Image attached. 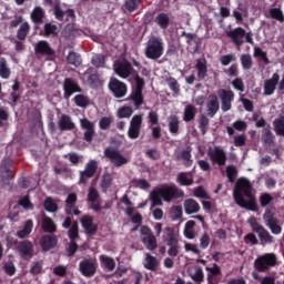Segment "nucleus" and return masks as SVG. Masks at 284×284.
Instances as JSON below:
<instances>
[{"mask_svg": "<svg viewBox=\"0 0 284 284\" xmlns=\"http://www.w3.org/2000/svg\"><path fill=\"white\" fill-rule=\"evenodd\" d=\"M234 201L240 207L256 212L258 204H256V196L252 193V183L247 179H240L233 191Z\"/></svg>", "mask_w": 284, "mask_h": 284, "instance_id": "nucleus-1", "label": "nucleus"}, {"mask_svg": "<svg viewBox=\"0 0 284 284\" xmlns=\"http://www.w3.org/2000/svg\"><path fill=\"white\" fill-rule=\"evenodd\" d=\"M10 113H8V110L2 109L0 110V128H8L10 125Z\"/></svg>", "mask_w": 284, "mask_h": 284, "instance_id": "nucleus-50", "label": "nucleus"}, {"mask_svg": "<svg viewBox=\"0 0 284 284\" xmlns=\"http://www.w3.org/2000/svg\"><path fill=\"white\" fill-rule=\"evenodd\" d=\"M81 224L82 227H84L85 231L89 232V234H92V232H95L97 230V224L93 222L92 216L90 215H84L81 219Z\"/></svg>", "mask_w": 284, "mask_h": 284, "instance_id": "nucleus-31", "label": "nucleus"}, {"mask_svg": "<svg viewBox=\"0 0 284 284\" xmlns=\"http://www.w3.org/2000/svg\"><path fill=\"white\" fill-rule=\"evenodd\" d=\"M79 267L83 276H94L97 272V260L84 258L80 262Z\"/></svg>", "mask_w": 284, "mask_h": 284, "instance_id": "nucleus-13", "label": "nucleus"}, {"mask_svg": "<svg viewBox=\"0 0 284 284\" xmlns=\"http://www.w3.org/2000/svg\"><path fill=\"white\" fill-rule=\"evenodd\" d=\"M219 98L214 94L209 95L206 100V112L209 116H214L219 112Z\"/></svg>", "mask_w": 284, "mask_h": 284, "instance_id": "nucleus-22", "label": "nucleus"}, {"mask_svg": "<svg viewBox=\"0 0 284 284\" xmlns=\"http://www.w3.org/2000/svg\"><path fill=\"white\" fill-rule=\"evenodd\" d=\"M263 221L266 227L271 230L272 234L278 235L281 232H283L281 224H278V221L276 217H274V214L270 210H266L263 214Z\"/></svg>", "mask_w": 284, "mask_h": 284, "instance_id": "nucleus-10", "label": "nucleus"}, {"mask_svg": "<svg viewBox=\"0 0 284 284\" xmlns=\"http://www.w3.org/2000/svg\"><path fill=\"white\" fill-rule=\"evenodd\" d=\"M16 252L24 261H30L34 256V245L30 241H22L17 245Z\"/></svg>", "mask_w": 284, "mask_h": 284, "instance_id": "nucleus-9", "label": "nucleus"}, {"mask_svg": "<svg viewBox=\"0 0 284 284\" xmlns=\"http://www.w3.org/2000/svg\"><path fill=\"white\" fill-rule=\"evenodd\" d=\"M227 37H230L232 39V41L235 43V45H243L245 30H243V28H236L233 31H229Z\"/></svg>", "mask_w": 284, "mask_h": 284, "instance_id": "nucleus-26", "label": "nucleus"}, {"mask_svg": "<svg viewBox=\"0 0 284 284\" xmlns=\"http://www.w3.org/2000/svg\"><path fill=\"white\" fill-rule=\"evenodd\" d=\"M30 32V23L23 22L17 32V37L20 41H26V38L28 37V33Z\"/></svg>", "mask_w": 284, "mask_h": 284, "instance_id": "nucleus-40", "label": "nucleus"}, {"mask_svg": "<svg viewBox=\"0 0 284 284\" xmlns=\"http://www.w3.org/2000/svg\"><path fill=\"white\" fill-rule=\"evenodd\" d=\"M104 156L113 163L115 168H121L122 165L128 164V158L121 154V151L114 148H106L104 150Z\"/></svg>", "mask_w": 284, "mask_h": 284, "instance_id": "nucleus-7", "label": "nucleus"}, {"mask_svg": "<svg viewBox=\"0 0 284 284\" xmlns=\"http://www.w3.org/2000/svg\"><path fill=\"white\" fill-rule=\"evenodd\" d=\"M44 16L45 12H43V9L41 7H36L31 12V20L33 21V23H41Z\"/></svg>", "mask_w": 284, "mask_h": 284, "instance_id": "nucleus-38", "label": "nucleus"}, {"mask_svg": "<svg viewBox=\"0 0 284 284\" xmlns=\"http://www.w3.org/2000/svg\"><path fill=\"white\" fill-rule=\"evenodd\" d=\"M241 63H242V68H244V70H250L253 65L252 55L242 54L241 55Z\"/></svg>", "mask_w": 284, "mask_h": 284, "instance_id": "nucleus-55", "label": "nucleus"}, {"mask_svg": "<svg viewBox=\"0 0 284 284\" xmlns=\"http://www.w3.org/2000/svg\"><path fill=\"white\" fill-rule=\"evenodd\" d=\"M176 182L180 185H192L194 178L190 173H180L176 178Z\"/></svg>", "mask_w": 284, "mask_h": 284, "instance_id": "nucleus-37", "label": "nucleus"}, {"mask_svg": "<svg viewBox=\"0 0 284 284\" xmlns=\"http://www.w3.org/2000/svg\"><path fill=\"white\" fill-rule=\"evenodd\" d=\"M132 114H134L132 106H121L116 112L119 119H130Z\"/></svg>", "mask_w": 284, "mask_h": 284, "instance_id": "nucleus-41", "label": "nucleus"}, {"mask_svg": "<svg viewBox=\"0 0 284 284\" xmlns=\"http://www.w3.org/2000/svg\"><path fill=\"white\" fill-rule=\"evenodd\" d=\"M57 243H59V240L54 235L43 236L40 241V245L44 252H50V250L57 247Z\"/></svg>", "mask_w": 284, "mask_h": 284, "instance_id": "nucleus-24", "label": "nucleus"}, {"mask_svg": "<svg viewBox=\"0 0 284 284\" xmlns=\"http://www.w3.org/2000/svg\"><path fill=\"white\" fill-rule=\"evenodd\" d=\"M194 116H196V109L193 105H186L183 120L190 122L193 121Z\"/></svg>", "mask_w": 284, "mask_h": 284, "instance_id": "nucleus-45", "label": "nucleus"}, {"mask_svg": "<svg viewBox=\"0 0 284 284\" xmlns=\"http://www.w3.org/2000/svg\"><path fill=\"white\" fill-rule=\"evenodd\" d=\"M226 175L230 181V183H234V179L239 175V172L236 171V166H227L226 168Z\"/></svg>", "mask_w": 284, "mask_h": 284, "instance_id": "nucleus-58", "label": "nucleus"}, {"mask_svg": "<svg viewBox=\"0 0 284 284\" xmlns=\"http://www.w3.org/2000/svg\"><path fill=\"white\" fill-rule=\"evenodd\" d=\"M19 205H21V207H23L24 210H34V205L32 204V202H30L29 196L22 197L19 201Z\"/></svg>", "mask_w": 284, "mask_h": 284, "instance_id": "nucleus-62", "label": "nucleus"}, {"mask_svg": "<svg viewBox=\"0 0 284 284\" xmlns=\"http://www.w3.org/2000/svg\"><path fill=\"white\" fill-rule=\"evenodd\" d=\"M113 70L120 79H128V77H132V74H136L134 71V68H132V64L128 62L126 60L124 61H118L113 64Z\"/></svg>", "mask_w": 284, "mask_h": 284, "instance_id": "nucleus-8", "label": "nucleus"}, {"mask_svg": "<svg viewBox=\"0 0 284 284\" xmlns=\"http://www.w3.org/2000/svg\"><path fill=\"white\" fill-rule=\"evenodd\" d=\"M268 13H270L272 19H276V21H280L281 23H283L284 14H283V11L281 9H278V8L270 9Z\"/></svg>", "mask_w": 284, "mask_h": 284, "instance_id": "nucleus-53", "label": "nucleus"}, {"mask_svg": "<svg viewBox=\"0 0 284 284\" xmlns=\"http://www.w3.org/2000/svg\"><path fill=\"white\" fill-rule=\"evenodd\" d=\"M253 57H255V59H258L260 61H263V63L265 64L270 63L267 52L263 51V49H261L260 47H254Z\"/></svg>", "mask_w": 284, "mask_h": 284, "instance_id": "nucleus-42", "label": "nucleus"}, {"mask_svg": "<svg viewBox=\"0 0 284 284\" xmlns=\"http://www.w3.org/2000/svg\"><path fill=\"white\" fill-rule=\"evenodd\" d=\"M209 156L212 163H216V165H225V161H227L225 151L220 146H215L214 149L210 150Z\"/></svg>", "mask_w": 284, "mask_h": 284, "instance_id": "nucleus-18", "label": "nucleus"}, {"mask_svg": "<svg viewBox=\"0 0 284 284\" xmlns=\"http://www.w3.org/2000/svg\"><path fill=\"white\" fill-rule=\"evenodd\" d=\"M262 141L266 148H272L274 144V134H272L270 129H263Z\"/></svg>", "mask_w": 284, "mask_h": 284, "instance_id": "nucleus-39", "label": "nucleus"}, {"mask_svg": "<svg viewBox=\"0 0 284 284\" xmlns=\"http://www.w3.org/2000/svg\"><path fill=\"white\" fill-rule=\"evenodd\" d=\"M100 263L104 270H108V272H112L114 267H116V262H114V258L108 255H100Z\"/></svg>", "mask_w": 284, "mask_h": 284, "instance_id": "nucleus-33", "label": "nucleus"}, {"mask_svg": "<svg viewBox=\"0 0 284 284\" xmlns=\"http://www.w3.org/2000/svg\"><path fill=\"white\" fill-rule=\"evenodd\" d=\"M105 63V58L101 54H95L92 58V64L95 65V68H103Z\"/></svg>", "mask_w": 284, "mask_h": 284, "instance_id": "nucleus-61", "label": "nucleus"}, {"mask_svg": "<svg viewBox=\"0 0 284 284\" xmlns=\"http://www.w3.org/2000/svg\"><path fill=\"white\" fill-rule=\"evenodd\" d=\"M194 196H196V199H210V194L207 191H205V189H203V186H199L194 190Z\"/></svg>", "mask_w": 284, "mask_h": 284, "instance_id": "nucleus-59", "label": "nucleus"}, {"mask_svg": "<svg viewBox=\"0 0 284 284\" xmlns=\"http://www.w3.org/2000/svg\"><path fill=\"white\" fill-rule=\"evenodd\" d=\"M274 197H272L268 193H263L260 196V203L262 207H266V205H270Z\"/></svg>", "mask_w": 284, "mask_h": 284, "instance_id": "nucleus-60", "label": "nucleus"}, {"mask_svg": "<svg viewBox=\"0 0 284 284\" xmlns=\"http://www.w3.org/2000/svg\"><path fill=\"white\" fill-rule=\"evenodd\" d=\"M168 123H169V132L171 134H179V116L176 115H170L168 118Z\"/></svg>", "mask_w": 284, "mask_h": 284, "instance_id": "nucleus-35", "label": "nucleus"}, {"mask_svg": "<svg viewBox=\"0 0 284 284\" xmlns=\"http://www.w3.org/2000/svg\"><path fill=\"white\" fill-rule=\"evenodd\" d=\"M80 128L84 130V141H92L94 138V122L88 118L80 119Z\"/></svg>", "mask_w": 284, "mask_h": 284, "instance_id": "nucleus-19", "label": "nucleus"}, {"mask_svg": "<svg viewBox=\"0 0 284 284\" xmlns=\"http://www.w3.org/2000/svg\"><path fill=\"white\" fill-rule=\"evenodd\" d=\"M135 83L136 88L131 94V99L133 100L135 108H139L140 105H143V85H145V82H143V79L136 75Z\"/></svg>", "mask_w": 284, "mask_h": 284, "instance_id": "nucleus-15", "label": "nucleus"}, {"mask_svg": "<svg viewBox=\"0 0 284 284\" xmlns=\"http://www.w3.org/2000/svg\"><path fill=\"white\" fill-rule=\"evenodd\" d=\"M189 274L191 278H193V281H196L197 283H201V281H203L204 278L203 270H201V267L199 266H194L193 270H190Z\"/></svg>", "mask_w": 284, "mask_h": 284, "instance_id": "nucleus-43", "label": "nucleus"}, {"mask_svg": "<svg viewBox=\"0 0 284 284\" xmlns=\"http://www.w3.org/2000/svg\"><path fill=\"white\" fill-rule=\"evenodd\" d=\"M74 203H77V194L71 193L67 197L65 212L67 214H74V216H79V214H81V211L74 207Z\"/></svg>", "mask_w": 284, "mask_h": 284, "instance_id": "nucleus-25", "label": "nucleus"}, {"mask_svg": "<svg viewBox=\"0 0 284 284\" xmlns=\"http://www.w3.org/2000/svg\"><path fill=\"white\" fill-rule=\"evenodd\" d=\"M276 265V255L273 253H266L258 256L254 261V267L257 272H267L271 267Z\"/></svg>", "mask_w": 284, "mask_h": 284, "instance_id": "nucleus-5", "label": "nucleus"}, {"mask_svg": "<svg viewBox=\"0 0 284 284\" xmlns=\"http://www.w3.org/2000/svg\"><path fill=\"white\" fill-rule=\"evenodd\" d=\"M196 226V222L190 220L185 223L183 234L185 239L189 241H194L196 239V234L194 233V227Z\"/></svg>", "mask_w": 284, "mask_h": 284, "instance_id": "nucleus-28", "label": "nucleus"}, {"mask_svg": "<svg viewBox=\"0 0 284 284\" xmlns=\"http://www.w3.org/2000/svg\"><path fill=\"white\" fill-rule=\"evenodd\" d=\"M54 16L58 21H69L72 22L74 21V10L68 9L63 11L59 4L54 6Z\"/></svg>", "mask_w": 284, "mask_h": 284, "instance_id": "nucleus-20", "label": "nucleus"}, {"mask_svg": "<svg viewBox=\"0 0 284 284\" xmlns=\"http://www.w3.org/2000/svg\"><path fill=\"white\" fill-rule=\"evenodd\" d=\"M109 89L114 94V97H116V99H123V97L128 94V87L116 78L110 79Z\"/></svg>", "mask_w": 284, "mask_h": 284, "instance_id": "nucleus-12", "label": "nucleus"}, {"mask_svg": "<svg viewBox=\"0 0 284 284\" xmlns=\"http://www.w3.org/2000/svg\"><path fill=\"white\" fill-rule=\"evenodd\" d=\"M32 227H34V223L32 222V220H28L24 223L23 229L16 233V236H18V239H26V236H30V234L32 233Z\"/></svg>", "mask_w": 284, "mask_h": 284, "instance_id": "nucleus-32", "label": "nucleus"}, {"mask_svg": "<svg viewBox=\"0 0 284 284\" xmlns=\"http://www.w3.org/2000/svg\"><path fill=\"white\" fill-rule=\"evenodd\" d=\"M163 52H164L163 40L159 38H151L145 49V57L148 59H152L153 61H156V59H161L163 57Z\"/></svg>", "mask_w": 284, "mask_h": 284, "instance_id": "nucleus-3", "label": "nucleus"}, {"mask_svg": "<svg viewBox=\"0 0 284 284\" xmlns=\"http://www.w3.org/2000/svg\"><path fill=\"white\" fill-rule=\"evenodd\" d=\"M67 61L71 65H75V68H78V65H81V55L77 52H70L67 57Z\"/></svg>", "mask_w": 284, "mask_h": 284, "instance_id": "nucleus-48", "label": "nucleus"}, {"mask_svg": "<svg viewBox=\"0 0 284 284\" xmlns=\"http://www.w3.org/2000/svg\"><path fill=\"white\" fill-rule=\"evenodd\" d=\"M179 196H183V191L179 190L175 185L164 184L151 191L149 199L152 201L151 207H156V205H163V201L172 203Z\"/></svg>", "mask_w": 284, "mask_h": 284, "instance_id": "nucleus-2", "label": "nucleus"}, {"mask_svg": "<svg viewBox=\"0 0 284 284\" xmlns=\"http://www.w3.org/2000/svg\"><path fill=\"white\" fill-rule=\"evenodd\" d=\"M74 101L78 108H88L90 105V98L83 94L75 95Z\"/></svg>", "mask_w": 284, "mask_h": 284, "instance_id": "nucleus-44", "label": "nucleus"}, {"mask_svg": "<svg viewBox=\"0 0 284 284\" xmlns=\"http://www.w3.org/2000/svg\"><path fill=\"white\" fill-rule=\"evenodd\" d=\"M274 128L280 136H284V115L274 121Z\"/></svg>", "mask_w": 284, "mask_h": 284, "instance_id": "nucleus-52", "label": "nucleus"}, {"mask_svg": "<svg viewBox=\"0 0 284 284\" xmlns=\"http://www.w3.org/2000/svg\"><path fill=\"white\" fill-rule=\"evenodd\" d=\"M63 90H64L65 99H69L74 94V92H81V87H79V84L73 80L65 79L63 84Z\"/></svg>", "mask_w": 284, "mask_h": 284, "instance_id": "nucleus-21", "label": "nucleus"}, {"mask_svg": "<svg viewBox=\"0 0 284 284\" xmlns=\"http://www.w3.org/2000/svg\"><path fill=\"white\" fill-rule=\"evenodd\" d=\"M34 52H37V54H48V55L53 54V51H52V48H50V44L43 40L36 43Z\"/></svg>", "mask_w": 284, "mask_h": 284, "instance_id": "nucleus-29", "label": "nucleus"}, {"mask_svg": "<svg viewBox=\"0 0 284 284\" xmlns=\"http://www.w3.org/2000/svg\"><path fill=\"white\" fill-rule=\"evenodd\" d=\"M141 125H143V115H133L130 121V126L128 131L129 139H139V136L141 135Z\"/></svg>", "mask_w": 284, "mask_h": 284, "instance_id": "nucleus-11", "label": "nucleus"}, {"mask_svg": "<svg viewBox=\"0 0 284 284\" xmlns=\"http://www.w3.org/2000/svg\"><path fill=\"white\" fill-rule=\"evenodd\" d=\"M10 67H8V61L6 58H0V77L1 79H10Z\"/></svg>", "mask_w": 284, "mask_h": 284, "instance_id": "nucleus-36", "label": "nucleus"}, {"mask_svg": "<svg viewBox=\"0 0 284 284\" xmlns=\"http://www.w3.org/2000/svg\"><path fill=\"white\" fill-rule=\"evenodd\" d=\"M192 150L186 149L184 151L181 152L180 154V159L182 161H184L186 168H190V165H192V154H191Z\"/></svg>", "mask_w": 284, "mask_h": 284, "instance_id": "nucleus-51", "label": "nucleus"}, {"mask_svg": "<svg viewBox=\"0 0 284 284\" xmlns=\"http://www.w3.org/2000/svg\"><path fill=\"white\" fill-rule=\"evenodd\" d=\"M143 265H144L145 270H151V272H154V270H156V267H159V260H156V257L146 253Z\"/></svg>", "mask_w": 284, "mask_h": 284, "instance_id": "nucleus-34", "label": "nucleus"}, {"mask_svg": "<svg viewBox=\"0 0 284 284\" xmlns=\"http://www.w3.org/2000/svg\"><path fill=\"white\" fill-rule=\"evenodd\" d=\"M184 250L185 252H191L192 254H201V250L199 248V244L184 242Z\"/></svg>", "mask_w": 284, "mask_h": 284, "instance_id": "nucleus-56", "label": "nucleus"}, {"mask_svg": "<svg viewBox=\"0 0 284 284\" xmlns=\"http://www.w3.org/2000/svg\"><path fill=\"white\" fill-rule=\"evenodd\" d=\"M201 210V205L195 200L189 199L184 201L185 214H196Z\"/></svg>", "mask_w": 284, "mask_h": 284, "instance_id": "nucleus-27", "label": "nucleus"}, {"mask_svg": "<svg viewBox=\"0 0 284 284\" xmlns=\"http://www.w3.org/2000/svg\"><path fill=\"white\" fill-rule=\"evenodd\" d=\"M247 223L252 227L253 232L257 234L261 243H266V244L274 243V237H272L270 235V232L258 223V220L256 217L254 216L250 217L247 220Z\"/></svg>", "mask_w": 284, "mask_h": 284, "instance_id": "nucleus-4", "label": "nucleus"}, {"mask_svg": "<svg viewBox=\"0 0 284 284\" xmlns=\"http://www.w3.org/2000/svg\"><path fill=\"white\" fill-rule=\"evenodd\" d=\"M111 123H112V118L110 116L101 118V120L99 121V128L100 130H108Z\"/></svg>", "mask_w": 284, "mask_h": 284, "instance_id": "nucleus-63", "label": "nucleus"}, {"mask_svg": "<svg viewBox=\"0 0 284 284\" xmlns=\"http://www.w3.org/2000/svg\"><path fill=\"white\" fill-rule=\"evenodd\" d=\"M140 241L143 243L144 247H146L150 252H154L156 247H159V243L156 242V236L152 233V230L148 226L140 227Z\"/></svg>", "mask_w": 284, "mask_h": 284, "instance_id": "nucleus-6", "label": "nucleus"}, {"mask_svg": "<svg viewBox=\"0 0 284 284\" xmlns=\"http://www.w3.org/2000/svg\"><path fill=\"white\" fill-rule=\"evenodd\" d=\"M45 37H57L59 34V28L55 24L47 23L44 24Z\"/></svg>", "mask_w": 284, "mask_h": 284, "instance_id": "nucleus-49", "label": "nucleus"}, {"mask_svg": "<svg viewBox=\"0 0 284 284\" xmlns=\"http://www.w3.org/2000/svg\"><path fill=\"white\" fill-rule=\"evenodd\" d=\"M196 70L199 79H205V74H207V65L205 64V60L197 61Z\"/></svg>", "mask_w": 284, "mask_h": 284, "instance_id": "nucleus-47", "label": "nucleus"}, {"mask_svg": "<svg viewBox=\"0 0 284 284\" xmlns=\"http://www.w3.org/2000/svg\"><path fill=\"white\" fill-rule=\"evenodd\" d=\"M112 185V175L110 173H104L101 181V187L103 192H108Z\"/></svg>", "mask_w": 284, "mask_h": 284, "instance_id": "nucleus-46", "label": "nucleus"}, {"mask_svg": "<svg viewBox=\"0 0 284 284\" xmlns=\"http://www.w3.org/2000/svg\"><path fill=\"white\" fill-rule=\"evenodd\" d=\"M42 230L43 232H47L48 234H52L57 232V224H54V221L48 216L42 217Z\"/></svg>", "mask_w": 284, "mask_h": 284, "instance_id": "nucleus-30", "label": "nucleus"}, {"mask_svg": "<svg viewBox=\"0 0 284 284\" xmlns=\"http://www.w3.org/2000/svg\"><path fill=\"white\" fill-rule=\"evenodd\" d=\"M58 128L62 131H70V130H74V128H77V125L74 124V122L72 121V118H70V115H61L59 121H58Z\"/></svg>", "mask_w": 284, "mask_h": 284, "instance_id": "nucleus-23", "label": "nucleus"}, {"mask_svg": "<svg viewBox=\"0 0 284 284\" xmlns=\"http://www.w3.org/2000/svg\"><path fill=\"white\" fill-rule=\"evenodd\" d=\"M98 168H99V164L97 163V161L94 160L89 161L88 164L85 165L84 171L80 172L79 183L87 184L88 179H92V176H94Z\"/></svg>", "mask_w": 284, "mask_h": 284, "instance_id": "nucleus-16", "label": "nucleus"}, {"mask_svg": "<svg viewBox=\"0 0 284 284\" xmlns=\"http://www.w3.org/2000/svg\"><path fill=\"white\" fill-rule=\"evenodd\" d=\"M217 94L222 101L223 112H230V110H232V102L234 101V92L231 90L221 89Z\"/></svg>", "mask_w": 284, "mask_h": 284, "instance_id": "nucleus-14", "label": "nucleus"}, {"mask_svg": "<svg viewBox=\"0 0 284 284\" xmlns=\"http://www.w3.org/2000/svg\"><path fill=\"white\" fill-rule=\"evenodd\" d=\"M44 210H47V212H57V210H59V206L54 203V200H52L51 197H47L44 201Z\"/></svg>", "mask_w": 284, "mask_h": 284, "instance_id": "nucleus-54", "label": "nucleus"}, {"mask_svg": "<svg viewBox=\"0 0 284 284\" xmlns=\"http://www.w3.org/2000/svg\"><path fill=\"white\" fill-rule=\"evenodd\" d=\"M77 236H79V224L73 223L69 230V239L71 241H74V239H77Z\"/></svg>", "mask_w": 284, "mask_h": 284, "instance_id": "nucleus-64", "label": "nucleus"}, {"mask_svg": "<svg viewBox=\"0 0 284 284\" xmlns=\"http://www.w3.org/2000/svg\"><path fill=\"white\" fill-rule=\"evenodd\" d=\"M156 23L160 26V28H168V24L170 23V18L165 13H161L156 17Z\"/></svg>", "mask_w": 284, "mask_h": 284, "instance_id": "nucleus-57", "label": "nucleus"}, {"mask_svg": "<svg viewBox=\"0 0 284 284\" xmlns=\"http://www.w3.org/2000/svg\"><path fill=\"white\" fill-rule=\"evenodd\" d=\"M278 81H281V75L278 73H274L271 79L264 81V97H272L274 92H276V87L278 85Z\"/></svg>", "mask_w": 284, "mask_h": 284, "instance_id": "nucleus-17", "label": "nucleus"}]
</instances>
